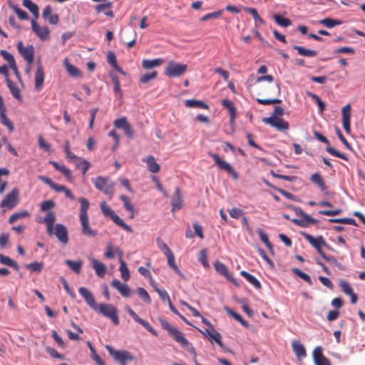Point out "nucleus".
Listing matches in <instances>:
<instances>
[{"label":"nucleus","mask_w":365,"mask_h":365,"mask_svg":"<svg viewBox=\"0 0 365 365\" xmlns=\"http://www.w3.org/2000/svg\"><path fill=\"white\" fill-rule=\"evenodd\" d=\"M111 286L116 289L119 293L123 297H128L132 294V292L128 287V286L125 284L122 283L118 279H115L111 282Z\"/></svg>","instance_id":"27"},{"label":"nucleus","mask_w":365,"mask_h":365,"mask_svg":"<svg viewBox=\"0 0 365 365\" xmlns=\"http://www.w3.org/2000/svg\"><path fill=\"white\" fill-rule=\"evenodd\" d=\"M0 54L4 58V59L8 62V63L9 64V66L16 63V61H15L13 55L11 54L10 53H9L7 51L1 50Z\"/></svg>","instance_id":"62"},{"label":"nucleus","mask_w":365,"mask_h":365,"mask_svg":"<svg viewBox=\"0 0 365 365\" xmlns=\"http://www.w3.org/2000/svg\"><path fill=\"white\" fill-rule=\"evenodd\" d=\"M125 309L136 322L141 324L153 335L155 336H158L157 331L153 328V327L148 322L139 317L129 306H126Z\"/></svg>","instance_id":"16"},{"label":"nucleus","mask_w":365,"mask_h":365,"mask_svg":"<svg viewBox=\"0 0 365 365\" xmlns=\"http://www.w3.org/2000/svg\"><path fill=\"white\" fill-rule=\"evenodd\" d=\"M240 274L244 277L248 282L253 285L255 288H261V284L259 281L253 275L248 273L247 272L242 270L240 272Z\"/></svg>","instance_id":"38"},{"label":"nucleus","mask_w":365,"mask_h":365,"mask_svg":"<svg viewBox=\"0 0 365 365\" xmlns=\"http://www.w3.org/2000/svg\"><path fill=\"white\" fill-rule=\"evenodd\" d=\"M339 286L345 294L349 295L350 297H356V295L353 293V289L350 284L346 281H340Z\"/></svg>","instance_id":"51"},{"label":"nucleus","mask_w":365,"mask_h":365,"mask_svg":"<svg viewBox=\"0 0 365 365\" xmlns=\"http://www.w3.org/2000/svg\"><path fill=\"white\" fill-rule=\"evenodd\" d=\"M26 267L31 272H40L43 269V264L38 262H34L30 264H27Z\"/></svg>","instance_id":"57"},{"label":"nucleus","mask_w":365,"mask_h":365,"mask_svg":"<svg viewBox=\"0 0 365 365\" xmlns=\"http://www.w3.org/2000/svg\"><path fill=\"white\" fill-rule=\"evenodd\" d=\"M23 5L28 9L30 12L37 19L39 15L38 6L32 2L31 0H23Z\"/></svg>","instance_id":"40"},{"label":"nucleus","mask_w":365,"mask_h":365,"mask_svg":"<svg viewBox=\"0 0 365 365\" xmlns=\"http://www.w3.org/2000/svg\"><path fill=\"white\" fill-rule=\"evenodd\" d=\"M313 359L316 365H331L329 360L324 356L321 346H317L314 349Z\"/></svg>","instance_id":"22"},{"label":"nucleus","mask_w":365,"mask_h":365,"mask_svg":"<svg viewBox=\"0 0 365 365\" xmlns=\"http://www.w3.org/2000/svg\"><path fill=\"white\" fill-rule=\"evenodd\" d=\"M186 64L178 63L175 61H170L165 68V74L168 77L176 78L182 76L187 70Z\"/></svg>","instance_id":"8"},{"label":"nucleus","mask_w":365,"mask_h":365,"mask_svg":"<svg viewBox=\"0 0 365 365\" xmlns=\"http://www.w3.org/2000/svg\"><path fill=\"white\" fill-rule=\"evenodd\" d=\"M262 121L279 131H287L289 129V123L281 117L270 116L264 118Z\"/></svg>","instance_id":"11"},{"label":"nucleus","mask_w":365,"mask_h":365,"mask_svg":"<svg viewBox=\"0 0 365 365\" xmlns=\"http://www.w3.org/2000/svg\"><path fill=\"white\" fill-rule=\"evenodd\" d=\"M302 235L314 247L317 252L327 261L331 262L334 258L332 257H327L322 249V246H327V244L322 236L314 237L312 235L307 233L302 232Z\"/></svg>","instance_id":"5"},{"label":"nucleus","mask_w":365,"mask_h":365,"mask_svg":"<svg viewBox=\"0 0 365 365\" xmlns=\"http://www.w3.org/2000/svg\"><path fill=\"white\" fill-rule=\"evenodd\" d=\"M66 264L76 274H79L82 267V262L81 260L72 261L68 259L66 261Z\"/></svg>","instance_id":"50"},{"label":"nucleus","mask_w":365,"mask_h":365,"mask_svg":"<svg viewBox=\"0 0 365 365\" xmlns=\"http://www.w3.org/2000/svg\"><path fill=\"white\" fill-rule=\"evenodd\" d=\"M101 210L103 215L106 217L110 218L117 225L122 227L128 232H133V230L106 204V202L101 203Z\"/></svg>","instance_id":"4"},{"label":"nucleus","mask_w":365,"mask_h":365,"mask_svg":"<svg viewBox=\"0 0 365 365\" xmlns=\"http://www.w3.org/2000/svg\"><path fill=\"white\" fill-rule=\"evenodd\" d=\"M120 199L123 201L125 209L131 214L130 217L133 218L135 210L129 197L125 195H121Z\"/></svg>","instance_id":"36"},{"label":"nucleus","mask_w":365,"mask_h":365,"mask_svg":"<svg viewBox=\"0 0 365 365\" xmlns=\"http://www.w3.org/2000/svg\"><path fill=\"white\" fill-rule=\"evenodd\" d=\"M106 349L115 361L120 365H127L128 361H133L134 356L126 350H115L111 346L106 345Z\"/></svg>","instance_id":"6"},{"label":"nucleus","mask_w":365,"mask_h":365,"mask_svg":"<svg viewBox=\"0 0 365 365\" xmlns=\"http://www.w3.org/2000/svg\"><path fill=\"white\" fill-rule=\"evenodd\" d=\"M128 120L125 117H123V118H117L114 122H113V125L115 128H118V129H124L127 125H128Z\"/></svg>","instance_id":"61"},{"label":"nucleus","mask_w":365,"mask_h":365,"mask_svg":"<svg viewBox=\"0 0 365 365\" xmlns=\"http://www.w3.org/2000/svg\"><path fill=\"white\" fill-rule=\"evenodd\" d=\"M92 267L95 270L97 276L103 277L106 273V266L97 259H91Z\"/></svg>","instance_id":"29"},{"label":"nucleus","mask_w":365,"mask_h":365,"mask_svg":"<svg viewBox=\"0 0 365 365\" xmlns=\"http://www.w3.org/2000/svg\"><path fill=\"white\" fill-rule=\"evenodd\" d=\"M201 333L207 337L211 342L215 341L221 348L225 349V345L222 341L221 334L214 328V327L208 329H205L200 331Z\"/></svg>","instance_id":"14"},{"label":"nucleus","mask_w":365,"mask_h":365,"mask_svg":"<svg viewBox=\"0 0 365 365\" xmlns=\"http://www.w3.org/2000/svg\"><path fill=\"white\" fill-rule=\"evenodd\" d=\"M292 271L297 276H298L301 279H304L305 282H308L309 284H312L311 277L307 274H306L305 272H302V270H300L297 268L293 269Z\"/></svg>","instance_id":"64"},{"label":"nucleus","mask_w":365,"mask_h":365,"mask_svg":"<svg viewBox=\"0 0 365 365\" xmlns=\"http://www.w3.org/2000/svg\"><path fill=\"white\" fill-rule=\"evenodd\" d=\"M156 243L158 249L162 251L165 255H168V253L171 252L172 251L168 247V245L163 242V240L158 237L156 240Z\"/></svg>","instance_id":"56"},{"label":"nucleus","mask_w":365,"mask_h":365,"mask_svg":"<svg viewBox=\"0 0 365 365\" xmlns=\"http://www.w3.org/2000/svg\"><path fill=\"white\" fill-rule=\"evenodd\" d=\"M214 266H215V269L219 274L224 276L227 280L230 281L233 284H237L236 279L230 273V272L225 264L217 261L215 263Z\"/></svg>","instance_id":"23"},{"label":"nucleus","mask_w":365,"mask_h":365,"mask_svg":"<svg viewBox=\"0 0 365 365\" xmlns=\"http://www.w3.org/2000/svg\"><path fill=\"white\" fill-rule=\"evenodd\" d=\"M54 235L58 240L63 245H66L68 242V230L62 224H56L55 226Z\"/></svg>","instance_id":"18"},{"label":"nucleus","mask_w":365,"mask_h":365,"mask_svg":"<svg viewBox=\"0 0 365 365\" xmlns=\"http://www.w3.org/2000/svg\"><path fill=\"white\" fill-rule=\"evenodd\" d=\"M225 310L227 314H229L230 316H232L235 319H236L237 322H239L243 327L248 328L249 327V323L245 320L242 316L234 311H232L230 308L225 307Z\"/></svg>","instance_id":"44"},{"label":"nucleus","mask_w":365,"mask_h":365,"mask_svg":"<svg viewBox=\"0 0 365 365\" xmlns=\"http://www.w3.org/2000/svg\"><path fill=\"white\" fill-rule=\"evenodd\" d=\"M78 162L76 163V167L79 169H82L83 174L85 175L90 168V163L82 158H77Z\"/></svg>","instance_id":"55"},{"label":"nucleus","mask_w":365,"mask_h":365,"mask_svg":"<svg viewBox=\"0 0 365 365\" xmlns=\"http://www.w3.org/2000/svg\"><path fill=\"white\" fill-rule=\"evenodd\" d=\"M158 72L156 71H153L151 73H147L143 74L140 78V81L142 83H146L150 81L155 79L157 77Z\"/></svg>","instance_id":"58"},{"label":"nucleus","mask_w":365,"mask_h":365,"mask_svg":"<svg viewBox=\"0 0 365 365\" xmlns=\"http://www.w3.org/2000/svg\"><path fill=\"white\" fill-rule=\"evenodd\" d=\"M210 156L215 160L216 165L220 170H223L228 173L234 180L239 178L238 173L235 170L233 167L226 161L222 160L220 156L216 153H210Z\"/></svg>","instance_id":"9"},{"label":"nucleus","mask_w":365,"mask_h":365,"mask_svg":"<svg viewBox=\"0 0 365 365\" xmlns=\"http://www.w3.org/2000/svg\"><path fill=\"white\" fill-rule=\"evenodd\" d=\"M98 313H101L104 317L110 319L115 325H118L119 318L117 309L110 304H100Z\"/></svg>","instance_id":"7"},{"label":"nucleus","mask_w":365,"mask_h":365,"mask_svg":"<svg viewBox=\"0 0 365 365\" xmlns=\"http://www.w3.org/2000/svg\"><path fill=\"white\" fill-rule=\"evenodd\" d=\"M92 182L97 190L108 195L110 198L113 197L115 182L109 178L99 175L96 178H93Z\"/></svg>","instance_id":"3"},{"label":"nucleus","mask_w":365,"mask_h":365,"mask_svg":"<svg viewBox=\"0 0 365 365\" xmlns=\"http://www.w3.org/2000/svg\"><path fill=\"white\" fill-rule=\"evenodd\" d=\"M185 105L186 107L188 108H205L208 109L209 106L204 102L199 101V100H195V99H189L186 100L185 102Z\"/></svg>","instance_id":"41"},{"label":"nucleus","mask_w":365,"mask_h":365,"mask_svg":"<svg viewBox=\"0 0 365 365\" xmlns=\"http://www.w3.org/2000/svg\"><path fill=\"white\" fill-rule=\"evenodd\" d=\"M78 202L81 204L79 220L82 227V233L91 237H94L97 235V230L92 229L89 225V220L88 210L89 209V201L85 197L78 198Z\"/></svg>","instance_id":"1"},{"label":"nucleus","mask_w":365,"mask_h":365,"mask_svg":"<svg viewBox=\"0 0 365 365\" xmlns=\"http://www.w3.org/2000/svg\"><path fill=\"white\" fill-rule=\"evenodd\" d=\"M168 259V264L175 272H179V269L175 262V256L173 252L165 255Z\"/></svg>","instance_id":"63"},{"label":"nucleus","mask_w":365,"mask_h":365,"mask_svg":"<svg viewBox=\"0 0 365 365\" xmlns=\"http://www.w3.org/2000/svg\"><path fill=\"white\" fill-rule=\"evenodd\" d=\"M30 216V213L26 210H23L19 212L14 213L11 215L9 219V222L10 224H13L16 221H17L19 219L24 218V217H28Z\"/></svg>","instance_id":"52"},{"label":"nucleus","mask_w":365,"mask_h":365,"mask_svg":"<svg viewBox=\"0 0 365 365\" xmlns=\"http://www.w3.org/2000/svg\"><path fill=\"white\" fill-rule=\"evenodd\" d=\"M120 275L124 281H128L130 278V272L125 262L122 259H120Z\"/></svg>","instance_id":"45"},{"label":"nucleus","mask_w":365,"mask_h":365,"mask_svg":"<svg viewBox=\"0 0 365 365\" xmlns=\"http://www.w3.org/2000/svg\"><path fill=\"white\" fill-rule=\"evenodd\" d=\"M293 48L297 50L298 53L301 56L307 57H314L317 56V51L314 50L307 49L303 46H294Z\"/></svg>","instance_id":"42"},{"label":"nucleus","mask_w":365,"mask_h":365,"mask_svg":"<svg viewBox=\"0 0 365 365\" xmlns=\"http://www.w3.org/2000/svg\"><path fill=\"white\" fill-rule=\"evenodd\" d=\"M314 135L315 136V138L319 140L320 142H322L325 144H327V145H329V140L324 136L322 134H321L320 133L317 132V131H314ZM326 150L331 155L335 156V157H337V158H341L343 160H348V158L346 157V155L344 153H341L339 151H337L336 150H335L334 148L331 147V146H327L326 148Z\"/></svg>","instance_id":"13"},{"label":"nucleus","mask_w":365,"mask_h":365,"mask_svg":"<svg viewBox=\"0 0 365 365\" xmlns=\"http://www.w3.org/2000/svg\"><path fill=\"white\" fill-rule=\"evenodd\" d=\"M42 16L47 20L50 24L56 25L59 21V17L58 14L52 13V8L50 5H47L42 13Z\"/></svg>","instance_id":"24"},{"label":"nucleus","mask_w":365,"mask_h":365,"mask_svg":"<svg viewBox=\"0 0 365 365\" xmlns=\"http://www.w3.org/2000/svg\"><path fill=\"white\" fill-rule=\"evenodd\" d=\"M56 221V215L54 212H48L46 213V217L43 219V222L46 225L47 232L48 235H54L53 231V223Z\"/></svg>","instance_id":"31"},{"label":"nucleus","mask_w":365,"mask_h":365,"mask_svg":"<svg viewBox=\"0 0 365 365\" xmlns=\"http://www.w3.org/2000/svg\"><path fill=\"white\" fill-rule=\"evenodd\" d=\"M115 254L119 256V259L123 258V252L117 247H113L111 243H108L104 256L108 259H113Z\"/></svg>","instance_id":"30"},{"label":"nucleus","mask_w":365,"mask_h":365,"mask_svg":"<svg viewBox=\"0 0 365 365\" xmlns=\"http://www.w3.org/2000/svg\"><path fill=\"white\" fill-rule=\"evenodd\" d=\"M0 262L3 264L11 267L16 270L19 269V266L16 261L11 259L9 257L4 256L2 254H0Z\"/></svg>","instance_id":"47"},{"label":"nucleus","mask_w":365,"mask_h":365,"mask_svg":"<svg viewBox=\"0 0 365 365\" xmlns=\"http://www.w3.org/2000/svg\"><path fill=\"white\" fill-rule=\"evenodd\" d=\"M143 162L147 164L148 170L152 173H157L160 170V165L156 162L153 155H149L143 159Z\"/></svg>","instance_id":"28"},{"label":"nucleus","mask_w":365,"mask_h":365,"mask_svg":"<svg viewBox=\"0 0 365 365\" xmlns=\"http://www.w3.org/2000/svg\"><path fill=\"white\" fill-rule=\"evenodd\" d=\"M183 205V198L179 187H176L173 195L171 197V211L173 212L180 210Z\"/></svg>","instance_id":"20"},{"label":"nucleus","mask_w":365,"mask_h":365,"mask_svg":"<svg viewBox=\"0 0 365 365\" xmlns=\"http://www.w3.org/2000/svg\"><path fill=\"white\" fill-rule=\"evenodd\" d=\"M125 309L136 322L141 324L153 335L155 336H158L157 331L153 328V327L148 322L139 317L129 306H126Z\"/></svg>","instance_id":"17"},{"label":"nucleus","mask_w":365,"mask_h":365,"mask_svg":"<svg viewBox=\"0 0 365 365\" xmlns=\"http://www.w3.org/2000/svg\"><path fill=\"white\" fill-rule=\"evenodd\" d=\"M291 208L295 212L296 215L301 218L290 219L289 216L287 214H284L283 217L285 219L290 220L296 225H298L301 227H307L310 226V225H314L319 222L317 220L312 217L310 215L304 212L300 207L291 206Z\"/></svg>","instance_id":"2"},{"label":"nucleus","mask_w":365,"mask_h":365,"mask_svg":"<svg viewBox=\"0 0 365 365\" xmlns=\"http://www.w3.org/2000/svg\"><path fill=\"white\" fill-rule=\"evenodd\" d=\"M320 24L324 25L328 29L333 28L336 26H339L341 24V21L337 19H333L331 18H326L319 21Z\"/></svg>","instance_id":"48"},{"label":"nucleus","mask_w":365,"mask_h":365,"mask_svg":"<svg viewBox=\"0 0 365 365\" xmlns=\"http://www.w3.org/2000/svg\"><path fill=\"white\" fill-rule=\"evenodd\" d=\"M273 18L274 21L280 26L288 27L292 25V21L289 19L282 17L279 14H274Z\"/></svg>","instance_id":"49"},{"label":"nucleus","mask_w":365,"mask_h":365,"mask_svg":"<svg viewBox=\"0 0 365 365\" xmlns=\"http://www.w3.org/2000/svg\"><path fill=\"white\" fill-rule=\"evenodd\" d=\"M43 68L41 63H38L35 73V88L36 91H40L42 88L43 85Z\"/></svg>","instance_id":"26"},{"label":"nucleus","mask_w":365,"mask_h":365,"mask_svg":"<svg viewBox=\"0 0 365 365\" xmlns=\"http://www.w3.org/2000/svg\"><path fill=\"white\" fill-rule=\"evenodd\" d=\"M329 221L331 223H344L347 225H351L354 226H357V223L356 220L353 218H332L329 219Z\"/></svg>","instance_id":"53"},{"label":"nucleus","mask_w":365,"mask_h":365,"mask_svg":"<svg viewBox=\"0 0 365 365\" xmlns=\"http://www.w3.org/2000/svg\"><path fill=\"white\" fill-rule=\"evenodd\" d=\"M222 105L227 108L230 115V122L232 123L235 121V115H236V108L233 102L229 99H223L221 101Z\"/></svg>","instance_id":"32"},{"label":"nucleus","mask_w":365,"mask_h":365,"mask_svg":"<svg viewBox=\"0 0 365 365\" xmlns=\"http://www.w3.org/2000/svg\"><path fill=\"white\" fill-rule=\"evenodd\" d=\"M31 28L33 31L39 37L42 41H45L49 38L50 31L47 26L41 27L36 21V20L31 21Z\"/></svg>","instance_id":"19"},{"label":"nucleus","mask_w":365,"mask_h":365,"mask_svg":"<svg viewBox=\"0 0 365 365\" xmlns=\"http://www.w3.org/2000/svg\"><path fill=\"white\" fill-rule=\"evenodd\" d=\"M342 123L344 130L349 134L351 132V106L349 104L342 108Z\"/></svg>","instance_id":"21"},{"label":"nucleus","mask_w":365,"mask_h":365,"mask_svg":"<svg viewBox=\"0 0 365 365\" xmlns=\"http://www.w3.org/2000/svg\"><path fill=\"white\" fill-rule=\"evenodd\" d=\"M19 192L18 189H13L1 202L0 207L8 210H12L16 207L19 201Z\"/></svg>","instance_id":"10"},{"label":"nucleus","mask_w":365,"mask_h":365,"mask_svg":"<svg viewBox=\"0 0 365 365\" xmlns=\"http://www.w3.org/2000/svg\"><path fill=\"white\" fill-rule=\"evenodd\" d=\"M310 180L312 182L317 185L323 192L327 193V187L325 182L319 173H316L312 175Z\"/></svg>","instance_id":"35"},{"label":"nucleus","mask_w":365,"mask_h":365,"mask_svg":"<svg viewBox=\"0 0 365 365\" xmlns=\"http://www.w3.org/2000/svg\"><path fill=\"white\" fill-rule=\"evenodd\" d=\"M163 62L164 61L163 58L143 59L142 61V66L145 69H150L161 66Z\"/></svg>","instance_id":"33"},{"label":"nucleus","mask_w":365,"mask_h":365,"mask_svg":"<svg viewBox=\"0 0 365 365\" xmlns=\"http://www.w3.org/2000/svg\"><path fill=\"white\" fill-rule=\"evenodd\" d=\"M17 49L21 56L27 61L29 64L34 62L35 49L33 45L24 46L22 41L17 44Z\"/></svg>","instance_id":"12"},{"label":"nucleus","mask_w":365,"mask_h":365,"mask_svg":"<svg viewBox=\"0 0 365 365\" xmlns=\"http://www.w3.org/2000/svg\"><path fill=\"white\" fill-rule=\"evenodd\" d=\"M63 65L71 76L77 77L80 76V71L75 66L69 63L68 58H66L64 59Z\"/></svg>","instance_id":"39"},{"label":"nucleus","mask_w":365,"mask_h":365,"mask_svg":"<svg viewBox=\"0 0 365 365\" xmlns=\"http://www.w3.org/2000/svg\"><path fill=\"white\" fill-rule=\"evenodd\" d=\"M107 61L117 71L123 76L126 75V73L118 66L116 56L112 51H109L107 54Z\"/></svg>","instance_id":"34"},{"label":"nucleus","mask_w":365,"mask_h":365,"mask_svg":"<svg viewBox=\"0 0 365 365\" xmlns=\"http://www.w3.org/2000/svg\"><path fill=\"white\" fill-rule=\"evenodd\" d=\"M0 120L1 123L6 126L10 131L14 130V125L11 120L6 117V114L4 111H1L0 113Z\"/></svg>","instance_id":"59"},{"label":"nucleus","mask_w":365,"mask_h":365,"mask_svg":"<svg viewBox=\"0 0 365 365\" xmlns=\"http://www.w3.org/2000/svg\"><path fill=\"white\" fill-rule=\"evenodd\" d=\"M125 309L136 322L141 324L153 335L155 336H158L157 331L153 328V327L148 322L139 317L129 306H126Z\"/></svg>","instance_id":"15"},{"label":"nucleus","mask_w":365,"mask_h":365,"mask_svg":"<svg viewBox=\"0 0 365 365\" xmlns=\"http://www.w3.org/2000/svg\"><path fill=\"white\" fill-rule=\"evenodd\" d=\"M56 205V203L51 200H46L42 202L41 204V210L43 212H51V210L53 209Z\"/></svg>","instance_id":"60"},{"label":"nucleus","mask_w":365,"mask_h":365,"mask_svg":"<svg viewBox=\"0 0 365 365\" xmlns=\"http://www.w3.org/2000/svg\"><path fill=\"white\" fill-rule=\"evenodd\" d=\"M292 347L298 360H302L307 356V351L304 346L297 340L292 342Z\"/></svg>","instance_id":"25"},{"label":"nucleus","mask_w":365,"mask_h":365,"mask_svg":"<svg viewBox=\"0 0 365 365\" xmlns=\"http://www.w3.org/2000/svg\"><path fill=\"white\" fill-rule=\"evenodd\" d=\"M244 10L251 14L253 17V19L256 21L259 22L262 24H264V21L259 16L257 11L255 8H249V7H244Z\"/></svg>","instance_id":"54"},{"label":"nucleus","mask_w":365,"mask_h":365,"mask_svg":"<svg viewBox=\"0 0 365 365\" xmlns=\"http://www.w3.org/2000/svg\"><path fill=\"white\" fill-rule=\"evenodd\" d=\"M257 232L260 238V240L266 245V247L271 251H273V246L269 240L268 235L261 228H257Z\"/></svg>","instance_id":"46"},{"label":"nucleus","mask_w":365,"mask_h":365,"mask_svg":"<svg viewBox=\"0 0 365 365\" xmlns=\"http://www.w3.org/2000/svg\"><path fill=\"white\" fill-rule=\"evenodd\" d=\"M111 5L112 4L109 2L99 4L96 6V11L98 12H103L106 16L113 18L114 13L113 11L110 10Z\"/></svg>","instance_id":"37"},{"label":"nucleus","mask_w":365,"mask_h":365,"mask_svg":"<svg viewBox=\"0 0 365 365\" xmlns=\"http://www.w3.org/2000/svg\"><path fill=\"white\" fill-rule=\"evenodd\" d=\"M6 84L12 96L17 100L21 101L19 88L9 78H6Z\"/></svg>","instance_id":"43"}]
</instances>
